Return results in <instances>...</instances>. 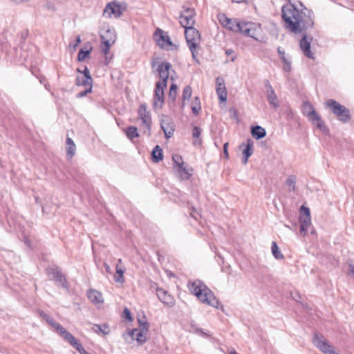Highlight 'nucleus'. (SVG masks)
<instances>
[{"label": "nucleus", "instance_id": "nucleus-1", "mask_svg": "<svg viewBox=\"0 0 354 354\" xmlns=\"http://www.w3.org/2000/svg\"><path fill=\"white\" fill-rule=\"evenodd\" d=\"M303 7L301 10L289 3L282 7V18L286 27L295 33H300L303 30L312 28L314 26V14L312 10Z\"/></svg>", "mask_w": 354, "mask_h": 354}, {"label": "nucleus", "instance_id": "nucleus-2", "mask_svg": "<svg viewBox=\"0 0 354 354\" xmlns=\"http://www.w3.org/2000/svg\"><path fill=\"white\" fill-rule=\"evenodd\" d=\"M189 290L203 304L218 308L219 302L212 291L200 280L189 283Z\"/></svg>", "mask_w": 354, "mask_h": 354}, {"label": "nucleus", "instance_id": "nucleus-3", "mask_svg": "<svg viewBox=\"0 0 354 354\" xmlns=\"http://www.w3.org/2000/svg\"><path fill=\"white\" fill-rule=\"evenodd\" d=\"M137 121L142 133L149 136L151 134V118L150 112L147 110L145 104H141L139 107Z\"/></svg>", "mask_w": 354, "mask_h": 354}, {"label": "nucleus", "instance_id": "nucleus-4", "mask_svg": "<svg viewBox=\"0 0 354 354\" xmlns=\"http://www.w3.org/2000/svg\"><path fill=\"white\" fill-rule=\"evenodd\" d=\"M185 35L192 57L195 59L198 54V48L201 41V35L193 26L187 27L185 30Z\"/></svg>", "mask_w": 354, "mask_h": 354}, {"label": "nucleus", "instance_id": "nucleus-5", "mask_svg": "<svg viewBox=\"0 0 354 354\" xmlns=\"http://www.w3.org/2000/svg\"><path fill=\"white\" fill-rule=\"evenodd\" d=\"M325 105L333 111L339 120L346 122L350 120L349 110L335 100L329 99L326 100Z\"/></svg>", "mask_w": 354, "mask_h": 354}, {"label": "nucleus", "instance_id": "nucleus-6", "mask_svg": "<svg viewBox=\"0 0 354 354\" xmlns=\"http://www.w3.org/2000/svg\"><path fill=\"white\" fill-rule=\"evenodd\" d=\"M140 326L129 332V335L132 339H136L139 344H143L147 339V333L149 330V324L146 321L145 317L142 319H139Z\"/></svg>", "mask_w": 354, "mask_h": 354}, {"label": "nucleus", "instance_id": "nucleus-7", "mask_svg": "<svg viewBox=\"0 0 354 354\" xmlns=\"http://www.w3.org/2000/svg\"><path fill=\"white\" fill-rule=\"evenodd\" d=\"M153 37L157 44L162 49L171 50L175 47L167 33L160 28L156 30Z\"/></svg>", "mask_w": 354, "mask_h": 354}, {"label": "nucleus", "instance_id": "nucleus-8", "mask_svg": "<svg viewBox=\"0 0 354 354\" xmlns=\"http://www.w3.org/2000/svg\"><path fill=\"white\" fill-rule=\"evenodd\" d=\"M100 38L102 42V50L104 55L108 54L110 47L116 40V35L114 30L106 29L102 31Z\"/></svg>", "mask_w": 354, "mask_h": 354}, {"label": "nucleus", "instance_id": "nucleus-9", "mask_svg": "<svg viewBox=\"0 0 354 354\" xmlns=\"http://www.w3.org/2000/svg\"><path fill=\"white\" fill-rule=\"evenodd\" d=\"M301 214L299 216L300 222V234L306 236L307 232L311 225L310 213L308 207L302 205L300 208Z\"/></svg>", "mask_w": 354, "mask_h": 354}, {"label": "nucleus", "instance_id": "nucleus-10", "mask_svg": "<svg viewBox=\"0 0 354 354\" xmlns=\"http://www.w3.org/2000/svg\"><path fill=\"white\" fill-rule=\"evenodd\" d=\"M313 343L324 354H339L335 351L333 346L328 343L322 335L315 334Z\"/></svg>", "mask_w": 354, "mask_h": 354}, {"label": "nucleus", "instance_id": "nucleus-11", "mask_svg": "<svg viewBox=\"0 0 354 354\" xmlns=\"http://www.w3.org/2000/svg\"><path fill=\"white\" fill-rule=\"evenodd\" d=\"M218 20L223 26L236 32H239L243 24V21H239L236 19L228 18L224 14L218 15Z\"/></svg>", "mask_w": 354, "mask_h": 354}, {"label": "nucleus", "instance_id": "nucleus-12", "mask_svg": "<svg viewBox=\"0 0 354 354\" xmlns=\"http://www.w3.org/2000/svg\"><path fill=\"white\" fill-rule=\"evenodd\" d=\"M260 29L261 27L259 24L252 22H243L239 32L245 34L246 36L257 40V36L259 35Z\"/></svg>", "mask_w": 354, "mask_h": 354}, {"label": "nucleus", "instance_id": "nucleus-13", "mask_svg": "<svg viewBox=\"0 0 354 354\" xmlns=\"http://www.w3.org/2000/svg\"><path fill=\"white\" fill-rule=\"evenodd\" d=\"M122 12L123 10L121 6L117 2L113 1L106 4L102 15L106 18H111L112 17L118 18L122 15Z\"/></svg>", "mask_w": 354, "mask_h": 354}, {"label": "nucleus", "instance_id": "nucleus-14", "mask_svg": "<svg viewBox=\"0 0 354 354\" xmlns=\"http://www.w3.org/2000/svg\"><path fill=\"white\" fill-rule=\"evenodd\" d=\"M167 86L165 83H156L154 91L153 106L155 109H161L164 102V88Z\"/></svg>", "mask_w": 354, "mask_h": 354}, {"label": "nucleus", "instance_id": "nucleus-15", "mask_svg": "<svg viewBox=\"0 0 354 354\" xmlns=\"http://www.w3.org/2000/svg\"><path fill=\"white\" fill-rule=\"evenodd\" d=\"M194 15L195 12L194 9H185L180 16V24L181 26L185 28L189 26H193L195 24Z\"/></svg>", "mask_w": 354, "mask_h": 354}, {"label": "nucleus", "instance_id": "nucleus-16", "mask_svg": "<svg viewBox=\"0 0 354 354\" xmlns=\"http://www.w3.org/2000/svg\"><path fill=\"white\" fill-rule=\"evenodd\" d=\"M156 293L158 299L164 304L171 307L175 304L174 298L162 288H157Z\"/></svg>", "mask_w": 354, "mask_h": 354}, {"label": "nucleus", "instance_id": "nucleus-17", "mask_svg": "<svg viewBox=\"0 0 354 354\" xmlns=\"http://www.w3.org/2000/svg\"><path fill=\"white\" fill-rule=\"evenodd\" d=\"M266 95L269 104L274 109H277L279 104L278 97L269 82L266 84Z\"/></svg>", "mask_w": 354, "mask_h": 354}, {"label": "nucleus", "instance_id": "nucleus-18", "mask_svg": "<svg viewBox=\"0 0 354 354\" xmlns=\"http://www.w3.org/2000/svg\"><path fill=\"white\" fill-rule=\"evenodd\" d=\"M160 125L166 138H171L174 131V125L171 119L167 116H162L160 120Z\"/></svg>", "mask_w": 354, "mask_h": 354}, {"label": "nucleus", "instance_id": "nucleus-19", "mask_svg": "<svg viewBox=\"0 0 354 354\" xmlns=\"http://www.w3.org/2000/svg\"><path fill=\"white\" fill-rule=\"evenodd\" d=\"M312 39L304 35L300 41L299 46L303 53L310 59H314L313 53L310 50V44Z\"/></svg>", "mask_w": 354, "mask_h": 354}, {"label": "nucleus", "instance_id": "nucleus-20", "mask_svg": "<svg viewBox=\"0 0 354 354\" xmlns=\"http://www.w3.org/2000/svg\"><path fill=\"white\" fill-rule=\"evenodd\" d=\"M171 64L169 62H162L158 67V71L160 77V81L157 83H165L167 86V81L169 77V71Z\"/></svg>", "mask_w": 354, "mask_h": 354}, {"label": "nucleus", "instance_id": "nucleus-21", "mask_svg": "<svg viewBox=\"0 0 354 354\" xmlns=\"http://www.w3.org/2000/svg\"><path fill=\"white\" fill-rule=\"evenodd\" d=\"M216 93L221 102L227 100V90L225 85V81L222 77H218L216 79Z\"/></svg>", "mask_w": 354, "mask_h": 354}, {"label": "nucleus", "instance_id": "nucleus-22", "mask_svg": "<svg viewBox=\"0 0 354 354\" xmlns=\"http://www.w3.org/2000/svg\"><path fill=\"white\" fill-rule=\"evenodd\" d=\"M48 273L51 279L59 282L63 287L66 288V281L64 276L62 274L58 268H50L48 269Z\"/></svg>", "mask_w": 354, "mask_h": 354}, {"label": "nucleus", "instance_id": "nucleus-23", "mask_svg": "<svg viewBox=\"0 0 354 354\" xmlns=\"http://www.w3.org/2000/svg\"><path fill=\"white\" fill-rule=\"evenodd\" d=\"M240 148L243 149V153L244 157L243 158V164H246L248 162V160L249 157L253 153V141L251 139H248L245 143H242L240 145Z\"/></svg>", "mask_w": 354, "mask_h": 354}, {"label": "nucleus", "instance_id": "nucleus-24", "mask_svg": "<svg viewBox=\"0 0 354 354\" xmlns=\"http://www.w3.org/2000/svg\"><path fill=\"white\" fill-rule=\"evenodd\" d=\"M87 296L90 301L95 304H100L103 303V297L100 292L90 289L87 291Z\"/></svg>", "mask_w": 354, "mask_h": 354}, {"label": "nucleus", "instance_id": "nucleus-25", "mask_svg": "<svg viewBox=\"0 0 354 354\" xmlns=\"http://www.w3.org/2000/svg\"><path fill=\"white\" fill-rule=\"evenodd\" d=\"M302 109L304 114L308 117L309 120H312L313 118H315V117L317 118L318 114L310 102H304Z\"/></svg>", "mask_w": 354, "mask_h": 354}, {"label": "nucleus", "instance_id": "nucleus-26", "mask_svg": "<svg viewBox=\"0 0 354 354\" xmlns=\"http://www.w3.org/2000/svg\"><path fill=\"white\" fill-rule=\"evenodd\" d=\"M179 178L182 180H187L192 176V169H187L185 164L175 169Z\"/></svg>", "mask_w": 354, "mask_h": 354}, {"label": "nucleus", "instance_id": "nucleus-27", "mask_svg": "<svg viewBox=\"0 0 354 354\" xmlns=\"http://www.w3.org/2000/svg\"><path fill=\"white\" fill-rule=\"evenodd\" d=\"M92 330L98 335H108L110 332L109 326L106 324H93L92 326Z\"/></svg>", "mask_w": 354, "mask_h": 354}, {"label": "nucleus", "instance_id": "nucleus-28", "mask_svg": "<svg viewBox=\"0 0 354 354\" xmlns=\"http://www.w3.org/2000/svg\"><path fill=\"white\" fill-rule=\"evenodd\" d=\"M76 146L73 140L70 138L66 139V154L67 157L71 159L75 153Z\"/></svg>", "mask_w": 354, "mask_h": 354}, {"label": "nucleus", "instance_id": "nucleus-29", "mask_svg": "<svg viewBox=\"0 0 354 354\" xmlns=\"http://www.w3.org/2000/svg\"><path fill=\"white\" fill-rule=\"evenodd\" d=\"M62 337L64 338L65 340L68 342L77 351L82 346V344L80 342H78L75 337L68 331L65 333V335L62 336Z\"/></svg>", "mask_w": 354, "mask_h": 354}, {"label": "nucleus", "instance_id": "nucleus-30", "mask_svg": "<svg viewBox=\"0 0 354 354\" xmlns=\"http://www.w3.org/2000/svg\"><path fill=\"white\" fill-rule=\"evenodd\" d=\"M251 133L254 138L259 140L266 136V131L263 127L260 126H256L252 128Z\"/></svg>", "mask_w": 354, "mask_h": 354}, {"label": "nucleus", "instance_id": "nucleus-31", "mask_svg": "<svg viewBox=\"0 0 354 354\" xmlns=\"http://www.w3.org/2000/svg\"><path fill=\"white\" fill-rule=\"evenodd\" d=\"M92 82H93V80H92L91 76L79 75L77 77V80H76L77 85L85 86H88V87H91Z\"/></svg>", "mask_w": 354, "mask_h": 354}, {"label": "nucleus", "instance_id": "nucleus-32", "mask_svg": "<svg viewBox=\"0 0 354 354\" xmlns=\"http://www.w3.org/2000/svg\"><path fill=\"white\" fill-rule=\"evenodd\" d=\"M152 159L154 162H158L163 158L162 150L160 146L157 145L154 147L151 153Z\"/></svg>", "mask_w": 354, "mask_h": 354}, {"label": "nucleus", "instance_id": "nucleus-33", "mask_svg": "<svg viewBox=\"0 0 354 354\" xmlns=\"http://www.w3.org/2000/svg\"><path fill=\"white\" fill-rule=\"evenodd\" d=\"M201 133V130L198 127H194L193 129L192 136L194 138L193 144L194 145H201L202 140L200 138V136Z\"/></svg>", "mask_w": 354, "mask_h": 354}, {"label": "nucleus", "instance_id": "nucleus-34", "mask_svg": "<svg viewBox=\"0 0 354 354\" xmlns=\"http://www.w3.org/2000/svg\"><path fill=\"white\" fill-rule=\"evenodd\" d=\"M313 123L316 125L317 128L319 129L320 131L326 133L328 131V129L324 125V122L321 120V118L319 115H317V118L315 117V118H313L310 120Z\"/></svg>", "mask_w": 354, "mask_h": 354}, {"label": "nucleus", "instance_id": "nucleus-35", "mask_svg": "<svg viewBox=\"0 0 354 354\" xmlns=\"http://www.w3.org/2000/svg\"><path fill=\"white\" fill-rule=\"evenodd\" d=\"M124 270L119 267L118 265L116 266V274L114 276V280L117 283H122L124 281Z\"/></svg>", "mask_w": 354, "mask_h": 354}, {"label": "nucleus", "instance_id": "nucleus-36", "mask_svg": "<svg viewBox=\"0 0 354 354\" xmlns=\"http://www.w3.org/2000/svg\"><path fill=\"white\" fill-rule=\"evenodd\" d=\"M126 135L130 140L139 137L137 127L133 126L128 127L126 130Z\"/></svg>", "mask_w": 354, "mask_h": 354}, {"label": "nucleus", "instance_id": "nucleus-37", "mask_svg": "<svg viewBox=\"0 0 354 354\" xmlns=\"http://www.w3.org/2000/svg\"><path fill=\"white\" fill-rule=\"evenodd\" d=\"M272 253L274 258H276L277 259H283V255L280 252L279 248L277 246L276 242L272 243Z\"/></svg>", "mask_w": 354, "mask_h": 354}, {"label": "nucleus", "instance_id": "nucleus-38", "mask_svg": "<svg viewBox=\"0 0 354 354\" xmlns=\"http://www.w3.org/2000/svg\"><path fill=\"white\" fill-rule=\"evenodd\" d=\"M296 178L294 176H289L286 180V185L288 187L290 192H294L295 189Z\"/></svg>", "mask_w": 354, "mask_h": 354}, {"label": "nucleus", "instance_id": "nucleus-39", "mask_svg": "<svg viewBox=\"0 0 354 354\" xmlns=\"http://www.w3.org/2000/svg\"><path fill=\"white\" fill-rule=\"evenodd\" d=\"M201 109L198 97H196L192 105V110L194 115H198Z\"/></svg>", "mask_w": 354, "mask_h": 354}, {"label": "nucleus", "instance_id": "nucleus-40", "mask_svg": "<svg viewBox=\"0 0 354 354\" xmlns=\"http://www.w3.org/2000/svg\"><path fill=\"white\" fill-rule=\"evenodd\" d=\"M172 160L174 162V169L184 165L183 160L182 157L179 155L175 154L172 156Z\"/></svg>", "mask_w": 354, "mask_h": 354}, {"label": "nucleus", "instance_id": "nucleus-41", "mask_svg": "<svg viewBox=\"0 0 354 354\" xmlns=\"http://www.w3.org/2000/svg\"><path fill=\"white\" fill-rule=\"evenodd\" d=\"M39 314L40 317L44 318L48 322V324H50L52 327H53L55 326V324L57 323L53 318H51L49 315L46 314L44 311H39Z\"/></svg>", "mask_w": 354, "mask_h": 354}, {"label": "nucleus", "instance_id": "nucleus-42", "mask_svg": "<svg viewBox=\"0 0 354 354\" xmlns=\"http://www.w3.org/2000/svg\"><path fill=\"white\" fill-rule=\"evenodd\" d=\"M176 95H177V86L174 84H172L170 87V90H169V99L172 100L173 102H174L176 100Z\"/></svg>", "mask_w": 354, "mask_h": 354}, {"label": "nucleus", "instance_id": "nucleus-43", "mask_svg": "<svg viewBox=\"0 0 354 354\" xmlns=\"http://www.w3.org/2000/svg\"><path fill=\"white\" fill-rule=\"evenodd\" d=\"M192 88L189 86H187L184 88L183 92V100H189L192 96Z\"/></svg>", "mask_w": 354, "mask_h": 354}, {"label": "nucleus", "instance_id": "nucleus-44", "mask_svg": "<svg viewBox=\"0 0 354 354\" xmlns=\"http://www.w3.org/2000/svg\"><path fill=\"white\" fill-rule=\"evenodd\" d=\"M91 50V48H90V50H87L81 49L78 53V60L83 61L89 55Z\"/></svg>", "mask_w": 354, "mask_h": 354}, {"label": "nucleus", "instance_id": "nucleus-45", "mask_svg": "<svg viewBox=\"0 0 354 354\" xmlns=\"http://www.w3.org/2000/svg\"><path fill=\"white\" fill-rule=\"evenodd\" d=\"M53 328L56 329L57 332L61 336H63L67 332V330L57 322L56 324H55V326H53Z\"/></svg>", "mask_w": 354, "mask_h": 354}, {"label": "nucleus", "instance_id": "nucleus-46", "mask_svg": "<svg viewBox=\"0 0 354 354\" xmlns=\"http://www.w3.org/2000/svg\"><path fill=\"white\" fill-rule=\"evenodd\" d=\"M283 70L286 72H290L291 70V62L288 59L286 61H283Z\"/></svg>", "mask_w": 354, "mask_h": 354}, {"label": "nucleus", "instance_id": "nucleus-47", "mask_svg": "<svg viewBox=\"0 0 354 354\" xmlns=\"http://www.w3.org/2000/svg\"><path fill=\"white\" fill-rule=\"evenodd\" d=\"M278 53L279 55V57L282 62L288 59V57H286L285 51L282 50L281 48H278Z\"/></svg>", "mask_w": 354, "mask_h": 354}, {"label": "nucleus", "instance_id": "nucleus-48", "mask_svg": "<svg viewBox=\"0 0 354 354\" xmlns=\"http://www.w3.org/2000/svg\"><path fill=\"white\" fill-rule=\"evenodd\" d=\"M81 42V39H80V37L78 36L76 39V41H75V43H74L73 44H71L69 47L70 48H71L73 50H75L77 47L78 46V45L80 44Z\"/></svg>", "mask_w": 354, "mask_h": 354}, {"label": "nucleus", "instance_id": "nucleus-49", "mask_svg": "<svg viewBox=\"0 0 354 354\" xmlns=\"http://www.w3.org/2000/svg\"><path fill=\"white\" fill-rule=\"evenodd\" d=\"M77 71L79 73H81L82 75V76H91L89 70L87 68V67H85L83 71H81L79 68L77 69Z\"/></svg>", "mask_w": 354, "mask_h": 354}, {"label": "nucleus", "instance_id": "nucleus-50", "mask_svg": "<svg viewBox=\"0 0 354 354\" xmlns=\"http://www.w3.org/2000/svg\"><path fill=\"white\" fill-rule=\"evenodd\" d=\"M91 91V87H88V89H86L85 91L79 93L77 96L79 97H82L85 96L88 93H90Z\"/></svg>", "mask_w": 354, "mask_h": 354}, {"label": "nucleus", "instance_id": "nucleus-51", "mask_svg": "<svg viewBox=\"0 0 354 354\" xmlns=\"http://www.w3.org/2000/svg\"><path fill=\"white\" fill-rule=\"evenodd\" d=\"M348 274L353 277H354V265H349V270L348 272Z\"/></svg>", "mask_w": 354, "mask_h": 354}, {"label": "nucleus", "instance_id": "nucleus-52", "mask_svg": "<svg viewBox=\"0 0 354 354\" xmlns=\"http://www.w3.org/2000/svg\"><path fill=\"white\" fill-rule=\"evenodd\" d=\"M123 313H124V316L126 319H131V313H130V311L127 308H125L124 310Z\"/></svg>", "mask_w": 354, "mask_h": 354}, {"label": "nucleus", "instance_id": "nucleus-53", "mask_svg": "<svg viewBox=\"0 0 354 354\" xmlns=\"http://www.w3.org/2000/svg\"><path fill=\"white\" fill-rule=\"evenodd\" d=\"M104 268L106 270V272L108 273H111V267L107 263H104Z\"/></svg>", "mask_w": 354, "mask_h": 354}, {"label": "nucleus", "instance_id": "nucleus-54", "mask_svg": "<svg viewBox=\"0 0 354 354\" xmlns=\"http://www.w3.org/2000/svg\"><path fill=\"white\" fill-rule=\"evenodd\" d=\"M80 354H90L88 353L82 346L80 349L78 350Z\"/></svg>", "mask_w": 354, "mask_h": 354}, {"label": "nucleus", "instance_id": "nucleus-55", "mask_svg": "<svg viewBox=\"0 0 354 354\" xmlns=\"http://www.w3.org/2000/svg\"><path fill=\"white\" fill-rule=\"evenodd\" d=\"M227 146H228V143H225L223 146V151H224V153L225 154L226 156H228V153H227Z\"/></svg>", "mask_w": 354, "mask_h": 354}, {"label": "nucleus", "instance_id": "nucleus-56", "mask_svg": "<svg viewBox=\"0 0 354 354\" xmlns=\"http://www.w3.org/2000/svg\"><path fill=\"white\" fill-rule=\"evenodd\" d=\"M233 53H234V51H233V50H232V49H227V50H225V54H226L227 55H228V56H229V55H232V54H233Z\"/></svg>", "mask_w": 354, "mask_h": 354}, {"label": "nucleus", "instance_id": "nucleus-57", "mask_svg": "<svg viewBox=\"0 0 354 354\" xmlns=\"http://www.w3.org/2000/svg\"><path fill=\"white\" fill-rule=\"evenodd\" d=\"M230 354H238L235 350H232L230 352Z\"/></svg>", "mask_w": 354, "mask_h": 354}, {"label": "nucleus", "instance_id": "nucleus-58", "mask_svg": "<svg viewBox=\"0 0 354 354\" xmlns=\"http://www.w3.org/2000/svg\"><path fill=\"white\" fill-rule=\"evenodd\" d=\"M232 1L234 2H236V3H239V2H242L243 0H232Z\"/></svg>", "mask_w": 354, "mask_h": 354}, {"label": "nucleus", "instance_id": "nucleus-59", "mask_svg": "<svg viewBox=\"0 0 354 354\" xmlns=\"http://www.w3.org/2000/svg\"><path fill=\"white\" fill-rule=\"evenodd\" d=\"M235 59H236V56H234L232 57L231 61L234 62L235 60Z\"/></svg>", "mask_w": 354, "mask_h": 354}, {"label": "nucleus", "instance_id": "nucleus-60", "mask_svg": "<svg viewBox=\"0 0 354 354\" xmlns=\"http://www.w3.org/2000/svg\"><path fill=\"white\" fill-rule=\"evenodd\" d=\"M121 262H122L121 259H118V263H120Z\"/></svg>", "mask_w": 354, "mask_h": 354}]
</instances>
